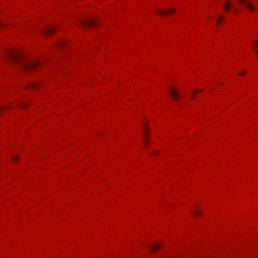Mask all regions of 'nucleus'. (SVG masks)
Returning a JSON list of instances; mask_svg holds the SVG:
<instances>
[{
    "label": "nucleus",
    "mask_w": 258,
    "mask_h": 258,
    "mask_svg": "<svg viewBox=\"0 0 258 258\" xmlns=\"http://www.w3.org/2000/svg\"><path fill=\"white\" fill-rule=\"evenodd\" d=\"M231 8V3L229 1H226L223 6V8L225 10H228Z\"/></svg>",
    "instance_id": "8"
},
{
    "label": "nucleus",
    "mask_w": 258,
    "mask_h": 258,
    "mask_svg": "<svg viewBox=\"0 0 258 258\" xmlns=\"http://www.w3.org/2000/svg\"><path fill=\"white\" fill-rule=\"evenodd\" d=\"M239 2L241 5L245 4L246 7L251 11H254L255 10L254 6L248 2V0H239Z\"/></svg>",
    "instance_id": "4"
},
{
    "label": "nucleus",
    "mask_w": 258,
    "mask_h": 258,
    "mask_svg": "<svg viewBox=\"0 0 258 258\" xmlns=\"http://www.w3.org/2000/svg\"><path fill=\"white\" fill-rule=\"evenodd\" d=\"M159 245L158 244H154L150 246V248L152 251L157 250L159 248Z\"/></svg>",
    "instance_id": "10"
},
{
    "label": "nucleus",
    "mask_w": 258,
    "mask_h": 258,
    "mask_svg": "<svg viewBox=\"0 0 258 258\" xmlns=\"http://www.w3.org/2000/svg\"><path fill=\"white\" fill-rule=\"evenodd\" d=\"M38 65L39 64L36 62L25 61L21 63L19 67L22 70L29 71L36 68Z\"/></svg>",
    "instance_id": "1"
},
{
    "label": "nucleus",
    "mask_w": 258,
    "mask_h": 258,
    "mask_svg": "<svg viewBox=\"0 0 258 258\" xmlns=\"http://www.w3.org/2000/svg\"><path fill=\"white\" fill-rule=\"evenodd\" d=\"M2 107L4 108V109H5L6 108H8V106H6V107Z\"/></svg>",
    "instance_id": "20"
},
{
    "label": "nucleus",
    "mask_w": 258,
    "mask_h": 258,
    "mask_svg": "<svg viewBox=\"0 0 258 258\" xmlns=\"http://www.w3.org/2000/svg\"><path fill=\"white\" fill-rule=\"evenodd\" d=\"M175 11L174 9H170L168 11H163L160 9H157L156 12L160 15H165L168 13H171Z\"/></svg>",
    "instance_id": "6"
},
{
    "label": "nucleus",
    "mask_w": 258,
    "mask_h": 258,
    "mask_svg": "<svg viewBox=\"0 0 258 258\" xmlns=\"http://www.w3.org/2000/svg\"><path fill=\"white\" fill-rule=\"evenodd\" d=\"M224 19V18L221 15H219L217 17V24L219 25L220 22H222L223 20Z\"/></svg>",
    "instance_id": "12"
},
{
    "label": "nucleus",
    "mask_w": 258,
    "mask_h": 258,
    "mask_svg": "<svg viewBox=\"0 0 258 258\" xmlns=\"http://www.w3.org/2000/svg\"><path fill=\"white\" fill-rule=\"evenodd\" d=\"M169 93L171 97L175 100H178L179 99V96L178 95V92L174 90L173 88H171L169 90Z\"/></svg>",
    "instance_id": "5"
},
{
    "label": "nucleus",
    "mask_w": 258,
    "mask_h": 258,
    "mask_svg": "<svg viewBox=\"0 0 258 258\" xmlns=\"http://www.w3.org/2000/svg\"><path fill=\"white\" fill-rule=\"evenodd\" d=\"M194 97H195V95L194 94L192 95V97L194 98Z\"/></svg>",
    "instance_id": "21"
},
{
    "label": "nucleus",
    "mask_w": 258,
    "mask_h": 258,
    "mask_svg": "<svg viewBox=\"0 0 258 258\" xmlns=\"http://www.w3.org/2000/svg\"><path fill=\"white\" fill-rule=\"evenodd\" d=\"M202 91V90H197V92H201Z\"/></svg>",
    "instance_id": "19"
},
{
    "label": "nucleus",
    "mask_w": 258,
    "mask_h": 258,
    "mask_svg": "<svg viewBox=\"0 0 258 258\" xmlns=\"http://www.w3.org/2000/svg\"><path fill=\"white\" fill-rule=\"evenodd\" d=\"M252 44V46L253 47V48L254 49V51H255V53L256 54H258V49H257L258 44H257V42L253 41Z\"/></svg>",
    "instance_id": "9"
},
{
    "label": "nucleus",
    "mask_w": 258,
    "mask_h": 258,
    "mask_svg": "<svg viewBox=\"0 0 258 258\" xmlns=\"http://www.w3.org/2000/svg\"><path fill=\"white\" fill-rule=\"evenodd\" d=\"M8 57L15 63H18L21 59V54L17 50L9 51Z\"/></svg>",
    "instance_id": "2"
},
{
    "label": "nucleus",
    "mask_w": 258,
    "mask_h": 258,
    "mask_svg": "<svg viewBox=\"0 0 258 258\" xmlns=\"http://www.w3.org/2000/svg\"><path fill=\"white\" fill-rule=\"evenodd\" d=\"M55 31V28L53 27H50V28H45L43 32L44 34L46 35H51L53 33V32Z\"/></svg>",
    "instance_id": "7"
},
{
    "label": "nucleus",
    "mask_w": 258,
    "mask_h": 258,
    "mask_svg": "<svg viewBox=\"0 0 258 258\" xmlns=\"http://www.w3.org/2000/svg\"><path fill=\"white\" fill-rule=\"evenodd\" d=\"M38 86V83H31L29 85V86L30 88L34 89L37 88Z\"/></svg>",
    "instance_id": "11"
},
{
    "label": "nucleus",
    "mask_w": 258,
    "mask_h": 258,
    "mask_svg": "<svg viewBox=\"0 0 258 258\" xmlns=\"http://www.w3.org/2000/svg\"><path fill=\"white\" fill-rule=\"evenodd\" d=\"M67 44V42L65 41L62 40L58 42V45L59 46H63V45H65Z\"/></svg>",
    "instance_id": "13"
},
{
    "label": "nucleus",
    "mask_w": 258,
    "mask_h": 258,
    "mask_svg": "<svg viewBox=\"0 0 258 258\" xmlns=\"http://www.w3.org/2000/svg\"><path fill=\"white\" fill-rule=\"evenodd\" d=\"M194 214L197 216H200L201 215V211L198 209L194 211Z\"/></svg>",
    "instance_id": "15"
},
{
    "label": "nucleus",
    "mask_w": 258,
    "mask_h": 258,
    "mask_svg": "<svg viewBox=\"0 0 258 258\" xmlns=\"http://www.w3.org/2000/svg\"><path fill=\"white\" fill-rule=\"evenodd\" d=\"M80 23L82 27L85 28L90 27L95 25L96 23V22L93 19H87L81 21Z\"/></svg>",
    "instance_id": "3"
},
{
    "label": "nucleus",
    "mask_w": 258,
    "mask_h": 258,
    "mask_svg": "<svg viewBox=\"0 0 258 258\" xmlns=\"http://www.w3.org/2000/svg\"><path fill=\"white\" fill-rule=\"evenodd\" d=\"M144 140H145V141L146 142L147 140V129L145 127H144Z\"/></svg>",
    "instance_id": "14"
},
{
    "label": "nucleus",
    "mask_w": 258,
    "mask_h": 258,
    "mask_svg": "<svg viewBox=\"0 0 258 258\" xmlns=\"http://www.w3.org/2000/svg\"><path fill=\"white\" fill-rule=\"evenodd\" d=\"M13 161L16 162L18 160V157L17 156H13L12 157Z\"/></svg>",
    "instance_id": "16"
},
{
    "label": "nucleus",
    "mask_w": 258,
    "mask_h": 258,
    "mask_svg": "<svg viewBox=\"0 0 258 258\" xmlns=\"http://www.w3.org/2000/svg\"><path fill=\"white\" fill-rule=\"evenodd\" d=\"M246 74V72L245 71H242L241 73H238V75L239 76H241V75H243L244 74Z\"/></svg>",
    "instance_id": "18"
},
{
    "label": "nucleus",
    "mask_w": 258,
    "mask_h": 258,
    "mask_svg": "<svg viewBox=\"0 0 258 258\" xmlns=\"http://www.w3.org/2000/svg\"><path fill=\"white\" fill-rule=\"evenodd\" d=\"M20 105H21L22 107H25L27 106L28 105L26 103H22V104H20Z\"/></svg>",
    "instance_id": "17"
}]
</instances>
